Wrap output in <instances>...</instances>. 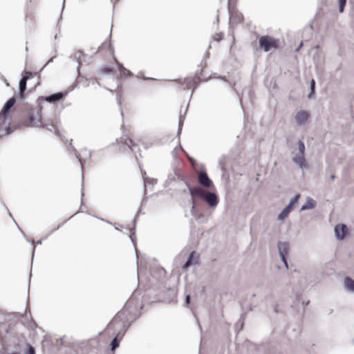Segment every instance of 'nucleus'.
Returning <instances> with one entry per match:
<instances>
[{
	"mask_svg": "<svg viewBox=\"0 0 354 354\" xmlns=\"http://www.w3.org/2000/svg\"><path fill=\"white\" fill-rule=\"evenodd\" d=\"M298 154H304L305 151V145L304 143L301 140L298 141Z\"/></svg>",
	"mask_w": 354,
	"mask_h": 354,
	"instance_id": "aec40b11",
	"label": "nucleus"
},
{
	"mask_svg": "<svg viewBox=\"0 0 354 354\" xmlns=\"http://www.w3.org/2000/svg\"><path fill=\"white\" fill-rule=\"evenodd\" d=\"M299 196H300L299 194L296 195L294 198H292L290 200V201L288 205H290V207H292L293 205L298 201Z\"/></svg>",
	"mask_w": 354,
	"mask_h": 354,
	"instance_id": "b1692460",
	"label": "nucleus"
},
{
	"mask_svg": "<svg viewBox=\"0 0 354 354\" xmlns=\"http://www.w3.org/2000/svg\"><path fill=\"white\" fill-rule=\"evenodd\" d=\"M308 113L305 111H299L295 115V122L298 126L304 125L308 120Z\"/></svg>",
	"mask_w": 354,
	"mask_h": 354,
	"instance_id": "39448f33",
	"label": "nucleus"
},
{
	"mask_svg": "<svg viewBox=\"0 0 354 354\" xmlns=\"http://www.w3.org/2000/svg\"><path fill=\"white\" fill-rule=\"evenodd\" d=\"M187 185L188 187V189L192 196V201L195 200L196 197L204 198L207 191L200 187L193 188L191 186H189L188 184H187Z\"/></svg>",
	"mask_w": 354,
	"mask_h": 354,
	"instance_id": "7ed1b4c3",
	"label": "nucleus"
},
{
	"mask_svg": "<svg viewBox=\"0 0 354 354\" xmlns=\"http://www.w3.org/2000/svg\"><path fill=\"white\" fill-rule=\"evenodd\" d=\"M63 96L64 95L62 93H56L49 96H47L46 97V100L48 102H55L61 100L63 97Z\"/></svg>",
	"mask_w": 354,
	"mask_h": 354,
	"instance_id": "ddd939ff",
	"label": "nucleus"
},
{
	"mask_svg": "<svg viewBox=\"0 0 354 354\" xmlns=\"http://www.w3.org/2000/svg\"><path fill=\"white\" fill-rule=\"evenodd\" d=\"M104 72H106V73H109L111 71V69L110 68H104L102 69Z\"/></svg>",
	"mask_w": 354,
	"mask_h": 354,
	"instance_id": "c9c22d12",
	"label": "nucleus"
},
{
	"mask_svg": "<svg viewBox=\"0 0 354 354\" xmlns=\"http://www.w3.org/2000/svg\"><path fill=\"white\" fill-rule=\"evenodd\" d=\"M111 48V44L109 41H105L102 43V44L99 47L98 50L101 51L104 49L105 50H110Z\"/></svg>",
	"mask_w": 354,
	"mask_h": 354,
	"instance_id": "6ab92c4d",
	"label": "nucleus"
},
{
	"mask_svg": "<svg viewBox=\"0 0 354 354\" xmlns=\"http://www.w3.org/2000/svg\"><path fill=\"white\" fill-rule=\"evenodd\" d=\"M195 252H192L185 263V264L183 266V269L186 270L189 267H190L192 265H196L198 263V257H194Z\"/></svg>",
	"mask_w": 354,
	"mask_h": 354,
	"instance_id": "9d476101",
	"label": "nucleus"
},
{
	"mask_svg": "<svg viewBox=\"0 0 354 354\" xmlns=\"http://www.w3.org/2000/svg\"><path fill=\"white\" fill-rule=\"evenodd\" d=\"M278 40L270 36H263L259 39V46L265 52L277 48Z\"/></svg>",
	"mask_w": 354,
	"mask_h": 354,
	"instance_id": "f257e3e1",
	"label": "nucleus"
},
{
	"mask_svg": "<svg viewBox=\"0 0 354 354\" xmlns=\"http://www.w3.org/2000/svg\"><path fill=\"white\" fill-rule=\"evenodd\" d=\"M29 77H22L19 83V89L21 93H23L26 89L27 80Z\"/></svg>",
	"mask_w": 354,
	"mask_h": 354,
	"instance_id": "f3484780",
	"label": "nucleus"
},
{
	"mask_svg": "<svg viewBox=\"0 0 354 354\" xmlns=\"http://www.w3.org/2000/svg\"><path fill=\"white\" fill-rule=\"evenodd\" d=\"M286 256L287 255H283V256H280V258L281 259V261L283 263L285 267L286 268H288V262H287V259H286Z\"/></svg>",
	"mask_w": 354,
	"mask_h": 354,
	"instance_id": "cd10ccee",
	"label": "nucleus"
},
{
	"mask_svg": "<svg viewBox=\"0 0 354 354\" xmlns=\"http://www.w3.org/2000/svg\"><path fill=\"white\" fill-rule=\"evenodd\" d=\"M344 288L351 292H354V280L349 277H346L344 279Z\"/></svg>",
	"mask_w": 354,
	"mask_h": 354,
	"instance_id": "f8f14e48",
	"label": "nucleus"
},
{
	"mask_svg": "<svg viewBox=\"0 0 354 354\" xmlns=\"http://www.w3.org/2000/svg\"><path fill=\"white\" fill-rule=\"evenodd\" d=\"M84 56V53L81 50H77L75 53L74 54V57H73V59L77 63L78 66H77V71H79L81 65H82V57Z\"/></svg>",
	"mask_w": 354,
	"mask_h": 354,
	"instance_id": "2eb2a0df",
	"label": "nucleus"
},
{
	"mask_svg": "<svg viewBox=\"0 0 354 354\" xmlns=\"http://www.w3.org/2000/svg\"><path fill=\"white\" fill-rule=\"evenodd\" d=\"M124 143L127 145V146L129 147V148H131V146L133 147V140H131V139H127L125 140Z\"/></svg>",
	"mask_w": 354,
	"mask_h": 354,
	"instance_id": "c756f323",
	"label": "nucleus"
},
{
	"mask_svg": "<svg viewBox=\"0 0 354 354\" xmlns=\"http://www.w3.org/2000/svg\"><path fill=\"white\" fill-rule=\"evenodd\" d=\"M46 127L49 131H53L55 133H56V127L53 124H50V125L46 124Z\"/></svg>",
	"mask_w": 354,
	"mask_h": 354,
	"instance_id": "bb28decb",
	"label": "nucleus"
},
{
	"mask_svg": "<svg viewBox=\"0 0 354 354\" xmlns=\"http://www.w3.org/2000/svg\"><path fill=\"white\" fill-rule=\"evenodd\" d=\"M69 145L71 146V149H72L73 152L74 153L75 156L78 159L79 162H80L82 168L83 163H82V159H81L80 156H79L78 152L76 150V149L72 146V140H71Z\"/></svg>",
	"mask_w": 354,
	"mask_h": 354,
	"instance_id": "a211bd4d",
	"label": "nucleus"
},
{
	"mask_svg": "<svg viewBox=\"0 0 354 354\" xmlns=\"http://www.w3.org/2000/svg\"><path fill=\"white\" fill-rule=\"evenodd\" d=\"M119 346V342L118 340V337H115L111 343V351H114L116 348Z\"/></svg>",
	"mask_w": 354,
	"mask_h": 354,
	"instance_id": "412c9836",
	"label": "nucleus"
},
{
	"mask_svg": "<svg viewBox=\"0 0 354 354\" xmlns=\"http://www.w3.org/2000/svg\"><path fill=\"white\" fill-rule=\"evenodd\" d=\"M183 125V122L181 121V119L180 118L179 120V123H178V133L180 132L181 131V126Z\"/></svg>",
	"mask_w": 354,
	"mask_h": 354,
	"instance_id": "473e14b6",
	"label": "nucleus"
},
{
	"mask_svg": "<svg viewBox=\"0 0 354 354\" xmlns=\"http://www.w3.org/2000/svg\"><path fill=\"white\" fill-rule=\"evenodd\" d=\"M16 100L15 97L10 98L7 102L5 104L2 111L0 113V115H2L5 117V119L7 118V114L10 109L15 104Z\"/></svg>",
	"mask_w": 354,
	"mask_h": 354,
	"instance_id": "1a4fd4ad",
	"label": "nucleus"
},
{
	"mask_svg": "<svg viewBox=\"0 0 354 354\" xmlns=\"http://www.w3.org/2000/svg\"><path fill=\"white\" fill-rule=\"evenodd\" d=\"M301 46H302V44H301L299 46V47L297 48V50H299V48L301 47Z\"/></svg>",
	"mask_w": 354,
	"mask_h": 354,
	"instance_id": "4c0bfd02",
	"label": "nucleus"
},
{
	"mask_svg": "<svg viewBox=\"0 0 354 354\" xmlns=\"http://www.w3.org/2000/svg\"><path fill=\"white\" fill-rule=\"evenodd\" d=\"M41 241H39L37 242V243H38V244H41Z\"/></svg>",
	"mask_w": 354,
	"mask_h": 354,
	"instance_id": "58836bf2",
	"label": "nucleus"
},
{
	"mask_svg": "<svg viewBox=\"0 0 354 354\" xmlns=\"http://www.w3.org/2000/svg\"><path fill=\"white\" fill-rule=\"evenodd\" d=\"M55 57H56V56L53 57H52V58H51V59H50L47 62V64H48V63H50V62H53V59L54 58H55Z\"/></svg>",
	"mask_w": 354,
	"mask_h": 354,
	"instance_id": "e433bc0d",
	"label": "nucleus"
},
{
	"mask_svg": "<svg viewBox=\"0 0 354 354\" xmlns=\"http://www.w3.org/2000/svg\"><path fill=\"white\" fill-rule=\"evenodd\" d=\"M330 178L332 180H334L336 178V176L335 174H332Z\"/></svg>",
	"mask_w": 354,
	"mask_h": 354,
	"instance_id": "f704fd0d",
	"label": "nucleus"
},
{
	"mask_svg": "<svg viewBox=\"0 0 354 354\" xmlns=\"http://www.w3.org/2000/svg\"><path fill=\"white\" fill-rule=\"evenodd\" d=\"M346 1L347 0H339V12H344Z\"/></svg>",
	"mask_w": 354,
	"mask_h": 354,
	"instance_id": "4be33fe9",
	"label": "nucleus"
},
{
	"mask_svg": "<svg viewBox=\"0 0 354 354\" xmlns=\"http://www.w3.org/2000/svg\"><path fill=\"white\" fill-rule=\"evenodd\" d=\"M29 119H30V122L34 124V125H36V126H39V125H41L42 124V122L39 120L37 122H35L34 121V119L32 118V116H30L29 117Z\"/></svg>",
	"mask_w": 354,
	"mask_h": 354,
	"instance_id": "a878e982",
	"label": "nucleus"
},
{
	"mask_svg": "<svg viewBox=\"0 0 354 354\" xmlns=\"http://www.w3.org/2000/svg\"><path fill=\"white\" fill-rule=\"evenodd\" d=\"M347 227L344 224H338L335 227L336 237L339 240L343 239L347 234Z\"/></svg>",
	"mask_w": 354,
	"mask_h": 354,
	"instance_id": "423d86ee",
	"label": "nucleus"
},
{
	"mask_svg": "<svg viewBox=\"0 0 354 354\" xmlns=\"http://www.w3.org/2000/svg\"><path fill=\"white\" fill-rule=\"evenodd\" d=\"M195 206H196V201L195 200L192 201V212L193 213L194 209H195Z\"/></svg>",
	"mask_w": 354,
	"mask_h": 354,
	"instance_id": "72a5a7b5",
	"label": "nucleus"
},
{
	"mask_svg": "<svg viewBox=\"0 0 354 354\" xmlns=\"http://www.w3.org/2000/svg\"><path fill=\"white\" fill-rule=\"evenodd\" d=\"M27 354H35V348L33 346L30 345L28 346Z\"/></svg>",
	"mask_w": 354,
	"mask_h": 354,
	"instance_id": "c85d7f7f",
	"label": "nucleus"
},
{
	"mask_svg": "<svg viewBox=\"0 0 354 354\" xmlns=\"http://www.w3.org/2000/svg\"><path fill=\"white\" fill-rule=\"evenodd\" d=\"M189 301H190V297L189 295H187L186 297H185V305L187 306H188L189 304Z\"/></svg>",
	"mask_w": 354,
	"mask_h": 354,
	"instance_id": "2f4dec72",
	"label": "nucleus"
},
{
	"mask_svg": "<svg viewBox=\"0 0 354 354\" xmlns=\"http://www.w3.org/2000/svg\"><path fill=\"white\" fill-rule=\"evenodd\" d=\"M120 71L121 74H122L123 75H130V71L122 66L120 68Z\"/></svg>",
	"mask_w": 354,
	"mask_h": 354,
	"instance_id": "393cba45",
	"label": "nucleus"
},
{
	"mask_svg": "<svg viewBox=\"0 0 354 354\" xmlns=\"http://www.w3.org/2000/svg\"><path fill=\"white\" fill-rule=\"evenodd\" d=\"M198 181L201 185L205 187H210L212 185V180L205 171H201L198 174Z\"/></svg>",
	"mask_w": 354,
	"mask_h": 354,
	"instance_id": "0eeeda50",
	"label": "nucleus"
},
{
	"mask_svg": "<svg viewBox=\"0 0 354 354\" xmlns=\"http://www.w3.org/2000/svg\"><path fill=\"white\" fill-rule=\"evenodd\" d=\"M203 199L211 207H216L218 203V196L215 193L211 192H207Z\"/></svg>",
	"mask_w": 354,
	"mask_h": 354,
	"instance_id": "f03ea898",
	"label": "nucleus"
},
{
	"mask_svg": "<svg viewBox=\"0 0 354 354\" xmlns=\"http://www.w3.org/2000/svg\"><path fill=\"white\" fill-rule=\"evenodd\" d=\"M10 122H6L5 117L0 115V138L10 133Z\"/></svg>",
	"mask_w": 354,
	"mask_h": 354,
	"instance_id": "20e7f679",
	"label": "nucleus"
},
{
	"mask_svg": "<svg viewBox=\"0 0 354 354\" xmlns=\"http://www.w3.org/2000/svg\"><path fill=\"white\" fill-rule=\"evenodd\" d=\"M315 82L314 80H312L310 82V93L308 95V97H310L311 95L314 93L315 91Z\"/></svg>",
	"mask_w": 354,
	"mask_h": 354,
	"instance_id": "5701e85b",
	"label": "nucleus"
},
{
	"mask_svg": "<svg viewBox=\"0 0 354 354\" xmlns=\"http://www.w3.org/2000/svg\"><path fill=\"white\" fill-rule=\"evenodd\" d=\"M315 205V204L314 200L310 197H308L306 203L302 205L301 210L304 211L306 209H313Z\"/></svg>",
	"mask_w": 354,
	"mask_h": 354,
	"instance_id": "4468645a",
	"label": "nucleus"
},
{
	"mask_svg": "<svg viewBox=\"0 0 354 354\" xmlns=\"http://www.w3.org/2000/svg\"><path fill=\"white\" fill-rule=\"evenodd\" d=\"M279 256L288 255L289 244L287 242L279 241L277 244Z\"/></svg>",
	"mask_w": 354,
	"mask_h": 354,
	"instance_id": "9b49d317",
	"label": "nucleus"
},
{
	"mask_svg": "<svg viewBox=\"0 0 354 354\" xmlns=\"http://www.w3.org/2000/svg\"><path fill=\"white\" fill-rule=\"evenodd\" d=\"M23 77H29V79L33 77L32 72L26 71Z\"/></svg>",
	"mask_w": 354,
	"mask_h": 354,
	"instance_id": "7c9ffc66",
	"label": "nucleus"
},
{
	"mask_svg": "<svg viewBox=\"0 0 354 354\" xmlns=\"http://www.w3.org/2000/svg\"><path fill=\"white\" fill-rule=\"evenodd\" d=\"M228 1H230V0H228Z\"/></svg>",
	"mask_w": 354,
	"mask_h": 354,
	"instance_id": "ea45409f",
	"label": "nucleus"
},
{
	"mask_svg": "<svg viewBox=\"0 0 354 354\" xmlns=\"http://www.w3.org/2000/svg\"><path fill=\"white\" fill-rule=\"evenodd\" d=\"M292 209V207L290 205H287L282 211L278 215V219L279 220H284L289 214Z\"/></svg>",
	"mask_w": 354,
	"mask_h": 354,
	"instance_id": "dca6fc26",
	"label": "nucleus"
},
{
	"mask_svg": "<svg viewBox=\"0 0 354 354\" xmlns=\"http://www.w3.org/2000/svg\"><path fill=\"white\" fill-rule=\"evenodd\" d=\"M292 161L297 164L300 169H304L307 167V164L304 154L297 153L293 158Z\"/></svg>",
	"mask_w": 354,
	"mask_h": 354,
	"instance_id": "6e6552de",
	"label": "nucleus"
}]
</instances>
